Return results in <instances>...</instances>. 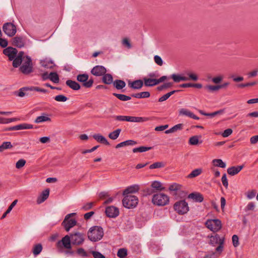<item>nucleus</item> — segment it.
Instances as JSON below:
<instances>
[{"instance_id": "obj_56", "label": "nucleus", "mask_w": 258, "mask_h": 258, "mask_svg": "<svg viewBox=\"0 0 258 258\" xmlns=\"http://www.w3.org/2000/svg\"><path fill=\"white\" fill-rule=\"evenodd\" d=\"M19 119L17 118H5L3 117L2 121L3 122L2 123V124L9 123L12 122L17 121Z\"/></svg>"}, {"instance_id": "obj_3", "label": "nucleus", "mask_w": 258, "mask_h": 258, "mask_svg": "<svg viewBox=\"0 0 258 258\" xmlns=\"http://www.w3.org/2000/svg\"><path fill=\"white\" fill-rule=\"evenodd\" d=\"M224 240V237H220L217 234L210 237V243L213 246L218 245L216 248V251L219 254L223 251Z\"/></svg>"}, {"instance_id": "obj_9", "label": "nucleus", "mask_w": 258, "mask_h": 258, "mask_svg": "<svg viewBox=\"0 0 258 258\" xmlns=\"http://www.w3.org/2000/svg\"><path fill=\"white\" fill-rule=\"evenodd\" d=\"M89 76L86 74H79L77 77L78 81L83 83V86L86 88H90L93 84V80L90 79L88 80Z\"/></svg>"}, {"instance_id": "obj_46", "label": "nucleus", "mask_w": 258, "mask_h": 258, "mask_svg": "<svg viewBox=\"0 0 258 258\" xmlns=\"http://www.w3.org/2000/svg\"><path fill=\"white\" fill-rule=\"evenodd\" d=\"M224 78V76L222 75H218L211 79L212 82L216 84L220 83Z\"/></svg>"}, {"instance_id": "obj_31", "label": "nucleus", "mask_w": 258, "mask_h": 258, "mask_svg": "<svg viewBox=\"0 0 258 258\" xmlns=\"http://www.w3.org/2000/svg\"><path fill=\"white\" fill-rule=\"evenodd\" d=\"M137 144V142L134 140H127L122 142H121L116 145L115 148H119L127 146H134Z\"/></svg>"}, {"instance_id": "obj_26", "label": "nucleus", "mask_w": 258, "mask_h": 258, "mask_svg": "<svg viewBox=\"0 0 258 258\" xmlns=\"http://www.w3.org/2000/svg\"><path fill=\"white\" fill-rule=\"evenodd\" d=\"M49 195V189H46L42 191L40 197L37 199V203L40 204L44 202L48 197Z\"/></svg>"}, {"instance_id": "obj_54", "label": "nucleus", "mask_w": 258, "mask_h": 258, "mask_svg": "<svg viewBox=\"0 0 258 258\" xmlns=\"http://www.w3.org/2000/svg\"><path fill=\"white\" fill-rule=\"evenodd\" d=\"M2 149L6 150L8 149H11L13 147V146L11 144L10 142H3V144L1 145Z\"/></svg>"}, {"instance_id": "obj_51", "label": "nucleus", "mask_w": 258, "mask_h": 258, "mask_svg": "<svg viewBox=\"0 0 258 258\" xmlns=\"http://www.w3.org/2000/svg\"><path fill=\"white\" fill-rule=\"evenodd\" d=\"M181 188V185L177 183L171 184L169 187V190L170 191H177Z\"/></svg>"}, {"instance_id": "obj_7", "label": "nucleus", "mask_w": 258, "mask_h": 258, "mask_svg": "<svg viewBox=\"0 0 258 258\" xmlns=\"http://www.w3.org/2000/svg\"><path fill=\"white\" fill-rule=\"evenodd\" d=\"M206 225L208 229L213 232L218 231L222 227L221 221L217 219L208 220L206 222Z\"/></svg>"}, {"instance_id": "obj_22", "label": "nucleus", "mask_w": 258, "mask_h": 258, "mask_svg": "<svg viewBox=\"0 0 258 258\" xmlns=\"http://www.w3.org/2000/svg\"><path fill=\"white\" fill-rule=\"evenodd\" d=\"M128 85L132 89L138 90L143 87V82L141 80H138L133 82H130Z\"/></svg>"}, {"instance_id": "obj_1", "label": "nucleus", "mask_w": 258, "mask_h": 258, "mask_svg": "<svg viewBox=\"0 0 258 258\" xmlns=\"http://www.w3.org/2000/svg\"><path fill=\"white\" fill-rule=\"evenodd\" d=\"M104 235L102 228L99 226H93L88 232V237L92 241L96 242L102 239Z\"/></svg>"}, {"instance_id": "obj_21", "label": "nucleus", "mask_w": 258, "mask_h": 258, "mask_svg": "<svg viewBox=\"0 0 258 258\" xmlns=\"http://www.w3.org/2000/svg\"><path fill=\"white\" fill-rule=\"evenodd\" d=\"M243 168V165L232 166L227 169V173L230 175L233 176L238 173Z\"/></svg>"}, {"instance_id": "obj_36", "label": "nucleus", "mask_w": 258, "mask_h": 258, "mask_svg": "<svg viewBox=\"0 0 258 258\" xmlns=\"http://www.w3.org/2000/svg\"><path fill=\"white\" fill-rule=\"evenodd\" d=\"M212 163L213 165L216 167L224 168L226 166V163L220 159H215L213 160Z\"/></svg>"}, {"instance_id": "obj_29", "label": "nucleus", "mask_w": 258, "mask_h": 258, "mask_svg": "<svg viewBox=\"0 0 258 258\" xmlns=\"http://www.w3.org/2000/svg\"><path fill=\"white\" fill-rule=\"evenodd\" d=\"M151 187L157 191H161L164 189L162 183L159 181H154L151 185Z\"/></svg>"}, {"instance_id": "obj_32", "label": "nucleus", "mask_w": 258, "mask_h": 258, "mask_svg": "<svg viewBox=\"0 0 258 258\" xmlns=\"http://www.w3.org/2000/svg\"><path fill=\"white\" fill-rule=\"evenodd\" d=\"M102 82L107 85H110L113 83V77L110 74H105L103 75Z\"/></svg>"}, {"instance_id": "obj_53", "label": "nucleus", "mask_w": 258, "mask_h": 258, "mask_svg": "<svg viewBox=\"0 0 258 258\" xmlns=\"http://www.w3.org/2000/svg\"><path fill=\"white\" fill-rule=\"evenodd\" d=\"M54 99L58 102H65L68 98L63 95H58L54 97Z\"/></svg>"}, {"instance_id": "obj_35", "label": "nucleus", "mask_w": 258, "mask_h": 258, "mask_svg": "<svg viewBox=\"0 0 258 258\" xmlns=\"http://www.w3.org/2000/svg\"><path fill=\"white\" fill-rule=\"evenodd\" d=\"M18 203V200H15L8 207L7 211L3 214L1 217V219H3L5 218L7 215L9 214L11 211L12 210L13 208Z\"/></svg>"}, {"instance_id": "obj_44", "label": "nucleus", "mask_w": 258, "mask_h": 258, "mask_svg": "<svg viewBox=\"0 0 258 258\" xmlns=\"http://www.w3.org/2000/svg\"><path fill=\"white\" fill-rule=\"evenodd\" d=\"M18 130H28V129H32L33 128V125L29 123H21L18 125Z\"/></svg>"}, {"instance_id": "obj_8", "label": "nucleus", "mask_w": 258, "mask_h": 258, "mask_svg": "<svg viewBox=\"0 0 258 258\" xmlns=\"http://www.w3.org/2000/svg\"><path fill=\"white\" fill-rule=\"evenodd\" d=\"M76 215V213H73L68 214L65 217L64 220L62 223V225L64 226L66 230L69 231L71 228L75 226L77 224V221L74 219H70V218Z\"/></svg>"}, {"instance_id": "obj_57", "label": "nucleus", "mask_w": 258, "mask_h": 258, "mask_svg": "<svg viewBox=\"0 0 258 258\" xmlns=\"http://www.w3.org/2000/svg\"><path fill=\"white\" fill-rule=\"evenodd\" d=\"M154 61L156 64L161 66L163 64V60L161 57L158 55H155L154 57Z\"/></svg>"}, {"instance_id": "obj_6", "label": "nucleus", "mask_w": 258, "mask_h": 258, "mask_svg": "<svg viewBox=\"0 0 258 258\" xmlns=\"http://www.w3.org/2000/svg\"><path fill=\"white\" fill-rule=\"evenodd\" d=\"M24 74H29L32 71V63L31 58L28 56L23 57V63L20 68Z\"/></svg>"}, {"instance_id": "obj_25", "label": "nucleus", "mask_w": 258, "mask_h": 258, "mask_svg": "<svg viewBox=\"0 0 258 258\" xmlns=\"http://www.w3.org/2000/svg\"><path fill=\"white\" fill-rule=\"evenodd\" d=\"M188 198L192 199L195 202L200 203L204 200L202 195L200 193H191L188 195Z\"/></svg>"}, {"instance_id": "obj_37", "label": "nucleus", "mask_w": 258, "mask_h": 258, "mask_svg": "<svg viewBox=\"0 0 258 258\" xmlns=\"http://www.w3.org/2000/svg\"><path fill=\"white\" fill-rule=\"evenodd\" d=\"M150 96V94L149 92H142L132 95V96L137 98H148Z\"/></svg>"}, {"instance_id": "obj_63", "label": "nucleus", "mask_w": 258, "mask_h": 258, "mask_svg": "<svg viewBox=\"0 0 258 258\" xmlns=\"http://www.w3.org/2000/svg\"><path fill=\"white\" fill-rule=\"evenodd\" d=\"M172 86V83H166L164 84L163 85L158 87V90H162L165 88L171 87Z\"/></svg>"}, {"instance_id": "obj_28", "label": "nucleus", "mask_w": 258, "mask_h": 258, "mask_svg": "<svg viewBox=\"0 0 258 258\" xmlns=\"http://www.w3.org/2000/svg\"><path fill=\"white\" fill-rule=\"evenodd\" d=\"M43 249L42 245L40 243H38L36 244H35L32 249V252L33 254V255L35 256H36L38 254H39L42 251Z\"/></svg>"}, {"instance_id": "obj_20", "label": "nucleus", "mask_w": 258, "mask_h": 258, "mask_svg": "<svg viewBox=\"0 0 258 258\" xmlns=\"http://www.w3.org/2000/svg\"><path fill=\"white\" fill-rule=\"evenodd\" d=\"M24 52L22 51L20 52L15 58L13 59V66L14 68L18 67L22 61H23Z\"/></svg>"}, {"instance_id": "obj_34", "label": "nucleus", "mask_w": 258, "mask_h": 258, "mask_svg": "<svg viewBox=\"0 0 258 258\" xmlns=\"http://www.w3.org/2000/svg\"><path fill=\"white\" fill-rule=\"evenodd\" d=\"M113 86L117 90L123 89L126 85L124 81L121 80H116L113 82Z\"/></svg>"}, {"instance_id": "obj_43", "label": "nucleus", "mask_w": 258, "mask_h": 258, "mask_svg": "<svg viewBox=\"0 0 258 258\" xmlns=\"http://www.w3.org/2000/svg\"><path fill=\"white\" fill-rule=\"evenodd\" d=\"M113 95L117 97L118 99L121 101H128L131 100V97L124 94H117V93H113Z\"/></svg>"}, {"instance_id": "obj_10", "label": "nucleus", "mask_w": 258, "mask_h": 258, "mask_svg": "<svg viewBox=\"0 0 258 258\" xmlns=\"http://www.w3.org/2000/svg\"><path fill=\"white\" fill-rule=\"evenodd\" d=\"M166 79L167 77L165 76H163L159 79L144 78L143 79V80L144 82L145 86L147 87H151L155 86L161 82H164L165 80H166Z\"/></svg>"}, {"instance_id": "obj_60", "label": "nucleus", "mask_w": 258, "mask_h": 258, "mask_svg": "<svg viewBox=\"0 0 258 258\" xmlns=\"http://www.w3.org/2000/svg\"><path fill=\"white\" fill-rule=\"evenodd\" d=\"M171 78L173 80V81L176 83H178L181 81V76L176 74H172L171 76Z\"/></svg>"}, {"instance_id": "obj_24", "label": "nucleus", "mask_w": 258, "mask_h": 258, "mask_svg": "<svg viewBox=\"0 0 258 258\" xmlns=\"http://www.w3.org/2000/svg\"><path fill=\"white\" fill-rule=\"evenodd\" d=\"M93 138L98 142L103 144L106 145H109V143L107 139L103 136L100 134H95L93 136Z\"/></svg>"}, {"instance_id": "obj_19", "label": "nucleus", "mask_w": 258, "mask_h": 258, "mask_svg": "<svg viewBox=\"0 0 258 258\" xmlns=\"http://www.w3.org/2000/svg\"><path fill=\"white\" fill-rule=\"evenodd\" d=\"M179 114L186 116L196 120H199L200 119L199 117L194 114L192 112L185 108L180 109L179 111Z\"/></svg>"}, {"instance_id": "obj_64", "label": "nucleus", "mask_w": 258, "mask_h": 258, "mask_svg": "<svg viewBox=\"0 0 258 258\" xmlns=\"http://www.w3.org/2000/svg\"><path fill=\"white\" fill-rule=\"evenodd\" d=\"M255 194L256 192L254 190L249 191L247 192L246 197L248 199H252L255 197Z\"/></svg>"}, {"instance_id": "obj_30", "label": "nucleus", "mask_w": 258, "mask_h": 258, "mask_svg": "<svg viewBox=\"0 0 258 258\" xmlns=\"http://www.w3.org/2000/svg\"><path fill=\"white\" fill-rule=\"evenodd\" d=\"M66 84L71 89L74 90H78L80 89V85L76 82L68 80L66 81Z\"/></svg>"}, {"instance_id": "obj_55", "label": "nucleus", "mask_w": 258, "mask_h": 258, "mask_svg": "<svg viewBox=\"0 0 258 258\" xmlns=\"http://www.w3.org/2000/svg\"><path fill=\"white\" fill-rule=\"evenodd\" d=\"M91 253L94 258H105V256L99 251H92Z\"/></svg>"}, {"instance_id": "obj_62", "label": "nucleus", "mask_w": 258, "mask_h": 258, "mask_svg": "<svg viewBox=\"0 0 258 258\" xmlns=\"http://www.w3.org/2000/svg\"><path fill=\"white\" fill-rule=\"evenodd\" d=\"M222 182L223 185L225 187H227L228 185V180L227 179L226 174H224L221 178Z\"/></svg>"}, {"instance_id": "obj_47", "label": "nucleus", "mask_w": 258, "mask_h": 258, "mask_svg": "<svg viewBox=\"0 0 258 258\" xmlns=\"http://www.w3.org/2000/svg\"><path fill=\"white\" fill-rule=\"evenodd\" d=\"M199 142V137L194 136L189 138V144L191 145H197Z\"/></svg>"}, {"instance_id": "obj_13", "label": "nucleus", "mask_w": 258, "mask_h": 258, "mask_svg": "<svg viewBox=\"0 0 258 258\" xmlns=\"http://www.w3.org/2000/svg\"><path fill=\"white\" fill-rule=\"evenodd\" d=\"M105 213L108 217L115 218L119 213V210L114 206H109L106 208Z\"/></svg>"}, {"instance_id": "obj_16", "label": "nucleus", "mask_w": 258, "mask_h": 258, "mask_svg": "<svg viewBox=\"0 0 258 258\" xmlns=\"http://www.w3.org/2000/svg\"><path fill=\"white\" fill-rule=\"evenodd\" d=\"M71 238L70 235H66L63 237L61 240L59 241L57 243L58 245L62 244L64 248L67 249H70L72 248L71 245Z\"/></svg>"}, {"instance_id": "obj_41", "label": "nucleus", "mask_w": 258, "mask_h": 258, "mask_svg": "<svg viewBox=\"0 0 258 258\" xmlns=\"http://www.w3.org/2000/svg\"><path fill=\"white\" fill-rule=\"evenodd\" d=\"M178 91H179V90H173V91H171L170 92H168V93H166V94L164 95L163 96H162V97L159 98V101L161 102H163V101H164L166 100L172 95H173L175 92H178Z\"/></svg>"}, {"instance_id": "obj_33", "label": "nucleus", "mask_w": 258, "mask_h": 258, "mask_svg": "<svg viewBox=\"0 0 258 258\" xmlns=\"http://www.w3.org/2000/svg\"><path fill=\"white\" fill-rule=\"evenodd\" d=\"M183 124L182 123H179L174 125L173 127L169 130L165 131V133L166 134L175 132L178 130H181L183 128Z\"/></svg>"}, {"instance_id": "obj_2", "label": "nucleus", "mask_w": 258, "mask_h": 258, "mask_svg": "<svg viewBox=\"0 0 258 258\" xmlns=\"http://www.w3.org/2000/svg\"><path fill=\"white\" fill-rule=\"evenodd\" d=\"M152 202L154 205L163 206L169 203V198L167 195L159 192L153 196Z\"/></svg>"}, {"instance_id": "obj_58", "label": "nucleus", "mask_w": 258, "mask_h": 258, "mask_svg": "<svg viewBox=\"0 0 258 258\" xmlns=\"http://www.w3.org/2000/svg\"><path fill=\"white\" fill-rule=\"evenodd\" d=\"M77 253L82 256L86 257L87 256V252L83 248H79L77 250Z\"/></svg>"}, {"instance_id": "obj_50", "label": "nucleus", "mask_w": 258, "mask_h": 258, "mask_svg": "<svg viewBox=\"0 0 258 258\" xmlns=\"http://www.w3.org/2000/svg\"><path fill=\"white\" fill-rule=\"evenodd\" d=\"M26 161L23 159L19 160L16 163V167L17 169H20L25 166Z\"/></svg>"}, {"instance_id": "obj_11", "label": "nucleus", "mask_w": 258, "mask_h": 258, "mask_svg": "<svg viewBox=\"0 0 258 258\" xmlns=\"http://www.w3.org/2000/svg\"><path fill=\"white\" fill-rule=\"evenodd\" d=\"M3 31L10 37L13 36L17 32L16 27L12 23H6L3 26Z\"/></svg>"}, {"instance_id": "obj_12", "label": "nucleus", "mask_w": 258, "mask_h": 258, "mask_svg": "<svg viewBox=\"0 0 258 258\" xmlns=\"http://www.w3.org/2000/svg\"><path fill=\"white\" fill-rule=\"evenodd\" d=\"M71 240L73 244L80 245L83 243L84 241V235L80 232H75L70 234Z\"/></svg>"}, {"instance_id": "obj_14", "label": "nucleus", "mask_w": 258, "mask_h": 258, "mask_svg": "<svg viewBox=\"0 0 258 258\" xmlns=\"http://www.w3.org/2000/svg\"><path fill=\"white\" fill-rule=\"evenodd\" d=\"M17 52V50L12 47H8L3 50L4 54L8 56L10 60H13L15 58Z\"/></svg>"}, {"instance_id": "obj_45", "label": "nucleus", "mask_w": 258, "mask_h": 258, "mask_svg": "<svg viewBox=\"0 0 258 258\" xmlns=\"http://www.w3.org/2000/svg\"><path fill=\"white\" fill-rule=\"evenodd\" d=\"M49 79L54 83H58L59 80L58 75L55 72L50 73Z\"/></svg>"}, {"instance_id": "obj_52", "label": "nucleus", "mask_w": 258, "mask_h": 258, "mask_svg": "<svg viewBox=\"0 0 258 258\" xmlns=\"http://www.w3.org/2000/svg\"><path fill=\"white\" fill-rule=\"evenodd\" d=\"M122 44L128 49H130L132 47L130 40L127 38H124L122 39Z\"/></svg>"}, {"instance_id": "obj_38", "label": "nucleus", "mask_w": 258, "mask_h": 258, "mask_svg": "<svg viewBox=\"0 0 258 258\" xmlns=\"http://www.w3.org/2000/svg\"><path fill=\"white\" fill-rule=\"evenodd\" d=\"M202 172L201 168H197L192 170L190 174L187 175L188 178H192L200 175Z\"/></svg>"}, {"instance_id": "obj_49", "label": "nucleus", "mask_w": 258, "mask_h": 258, "mask_svg": "<svg viewBox=\"0 0 258 258\" xmlns=\"http://www.w3.org/2000/svg\"><path fill=\"white\" fill-rule=\"evenodd\" d=\"M206 89L209 91L214 92L220 89L219 85H207L205 87Z\"/></svg>"}, {"instance_id": "obj_17", "label": "nucleus", "mask_w": 258, "mask_h": 258, "mask_svg": "<svg viewBox=\"0 0 258 258\" xmlns=\"http://www.w3.org/2000/svg\"><path fill=\"white\" fill-rule=\"evenodd\" d=\"M49 115L46 113H42L41 115L37 116L34 120L35 123H40L44 122H50Z\"/></svg>"}, {"instance_id": "obj_61", "label": "nucleus", "mask_w": 258, "mask_h": 258, "mask_svg": "<svg viewBox=\"0 0 258 258\" xmlns=\"http://www.w3.org/2000/svg\"><path fill=\"white\" fill-rule=\"evenodd\" d=\"M232 242L234 247H236L239 245L238 237L236 235H233L232 236Z\"/></svg>"}, {"instance_id": "obj_48", "label": "nucleus", "mask_w": 258, "mask_h": 258, "mask_svg": "<svg viewBox=\"0 0 258 258\" xmlns=\"http://www.w3.org/2000/svg\"><path fill=\"white\" fill-rule=\"evenodd\" d=\"M117 255L120 258H125L127 255V250L125 248H120L118 250Z\"/></svg>"}, {"instance_id": "obj_27", "label": "nucleus", "mask_w": 258, "mask_h": 258, "mask_svg": "<svg viewBox=\"0 0 258 258\" xmlns=\"http://www.w3.org/2000/svg\"><path fill=\"white\" fill-rule=\"evenodd\" d=\"M139 189V187L138 185H134L126 188L123 192V195L125 196L130 193H134L138 191Z\"/></svg>"}, {"instance_id": "obj_15", "label": "nucleus", "mask_w": 258, "mask_h": 258, "mask_svg": "<svg viewBox=\"0 0 258 258\" xmlns=\"http://www.w3.org/2000/svg\"><path fill=\"white\" fill-rule=\"evenodd\" d=\"M106 72L105 67L102 66H96L94 67L91 70V73L94 76L96 77L102 76Z\"/></svg>"}, {"instance_id": "obj_39", "label": "nucleus", "mask_w": 258, "mask_h": 258, "mask_svg": "<svg viewBox=\"0 0 258 258\" xmlns=\"http://www.w3.org/2000/svg\"><path fill=\"white\" fill-rule=\"evenodd\" d=\"M121 131V129L118 128L109 133L108 137L112 140H116L119 137Z\"/></svg>"}, {"instance_id": "obj_59", "label": "nucleus", "mask_w": 258, "mask_h": 258, "mask_svg": "<svg viewBox=\"0 0 258 258\" xmlns=\"http://www.w3.org/2000/svg\"><path fill=\"white\" fill-rule=\"evenodd\" d=\"M232 130L231 128H228L225 130L224 132L222 134L223 137L226 138L231 135L232 133Z\"/></svg>"}, {"instance_id": "obj_18", "label": "nucleus", "mask_w": 258, "mask_h": 258, "mask_svg": "<svg viewBox=\"0 0 258 258\" xmlns=\"http://www.w3.org/2000/svg\"><path fill=\"white\" fill-rule=\"evenodd\" d=\"M12 44L15 46L21 48L25 44V39L20 36H16L13 38Z\"/></svg>"}, {"instance_id": "obj_23", "label": "nucleus", "mask_w": 258, "mask_h": 258, "mask_svg": "<svg viewBox=\"0 0 258 258\" xmlns=\"http://www.w3.org/2000/svg\"><path fill=\"white\" fill-rule=\"evenodd\" d=\"M126 121L132 122H144L147 120V119L146 118L142 117H136V116H126Z\"/></svg>"}, {"instance_id": "obj_40", "label": "nucleus", "mask_w": 258, "mask_h": 258, "mask_svg": "<svg viewBox=\"0 0 258 258\" xmlns=\"http://www.w3.org/2000/svg\"><path fill=\"white\" fill-rule=\"evenodd\" d=\"M152 149L151 147H145V146H141L138 148H134L133 150V152L134 153L137 152H144L147 151H149Z\"/></svg>"}, {"instance_id": "obj_5", "label": "nucleus", "mask_w": 258, "mask_h": 258, "mask_svg": "<svg viewBox=\"0 0 258 258\" xmlns=\"http://www.w3.org/2000/svg\"><path fill=\"white\" fill-rule=\"evenodd\" d=\"M174 210L179 215H183L189 211L187 203L185 200L176 202L173 206Z\"/></svg>"}, {"instance_id": "obj_4", "label": "nucleus", "mask_w": 258, "mask_h": 258, "mask_svg": "<svg viewBox=\"0 0 258 258\" xmlns=\"http://www.w3.org/2000/svg\"><path fill=\"white\" fill-rule=\"evenodd\" d=\"M138 203V198L133 195L124 196L122 200V204L125 208L127 209L135 208Z\"/></svg>"}, {"instance_id": "obj_42", "label": "nucleus", "mask_w": 258, "mask_h": 258, "mask_svg": "<svg viewBox=\"0 0 258 258\" xmlns=\"http://www.w3.org/2000/svg\"><path fill=\"white\" fill-rule=\"evenodd\" d=\"M165 164L163 162H155L153 164H151L149 166V168L151 169L160 168L164 167L165 166Z\"/></svg>"}]
</instances>
